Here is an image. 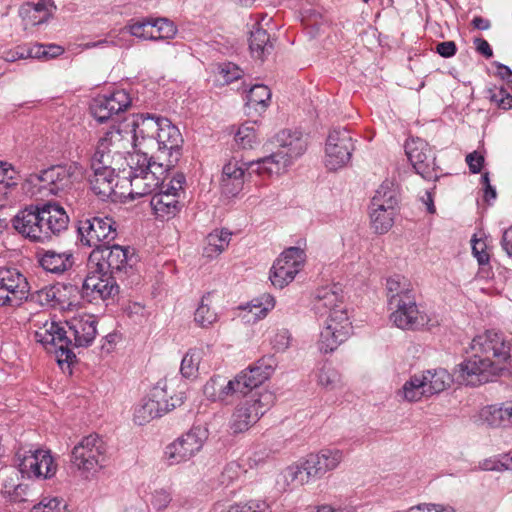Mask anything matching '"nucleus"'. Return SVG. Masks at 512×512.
Wrapping results in <instances>:
<instances>
[{
    "mask_svg": "<svg viewBox=\"0 0 512 512\" xmlns=\"http://www.w3.org/2000/svg\"><path fill=\"white\" fill-rule=\"evenodd\" d=\"M59 288L55 286H48L37 291L38 301L42 305L56 306L61 304L60 299L57 297Z\"/></svg>",
    "mask_w": 512,
    "mask_h": 512,
    "instance_id": "obj_58",
    "label": "nucleus"
},
{
    "mask_svg": "<svg viewBox=\"0 0 512 512\" xmlns=\"http://www.w3.org/2000/svg\"><path fill=\"white\" fill-rule=\"evenodd\" d=\"M420 376L421 379H424L429 397L444 391L451 383V376L445 369L427 371Z\"/></svg>",
    "mask_w": 512,
    "mask_h": 512,
    "instance_id": "obj_38",
    "label": "nucleus"
},
{
    "mask_svg": "<svg viewBox=\"0 0 512 512\" xmlns=\"http://www.w3.org/2000/svg\"><path fill=\"white\" fill-rule=\"evenodd\" d=\"M2 494L12 502H24L33 495L27 484L19 482L18 474L12 471L10 475L3 480Z\"/></svg>",
    "mask_w": 512,
    "mask_h": 512,
    "instance_id": "obj_33",
    "label": "nucleus"
},
{
    "mask_svg": "<svg viewBox=\"0 0 512 512\" xmlns=\"http://www.w3.org/2000/svg\"><path fill=\"white\" fill-rule=\"evenodd\" d=\"M185 183L183 174H176L169 183L163 185L161 189L154 193L150 205L159 218L174 217L180 211L179 192Z\"/></svg>",
    "mask_w": 512,
    "mask_h": 512,
    "instance_id": "obj_19",
    "label": "nucleus"
},
{
    "mask_svg": "<svg viewBox=\"0 0 512 512\" xmlns=\"http://www.w3.org/2000/svg\"><path fill=\"white\" fill-rule=\"evenodd\" d=\"M51 5L50 0H40L37 4H27L23 11L25 13L40 14L39 19L34 20V24H41L47 21L49 17L48 6Z\"/></svg>",
    "mask_w": 512,
    "mask_h": 512,
    "instance_id": "obj_57",
    "label": "nucleus"
},
{
    "mask_svg": "<svg viewBox=\"0 0 512 512\" xmlns=\"http://www.w3.org/2000/svg\"><path fill=\"white\" fill-rule=\"evenodd\" d=\"M75 169L72 166L55 165L32 173L26 179L29 191L39 197L58 196L73 184Z\"/></svg>",
    "mask_w": 512,
    "mask_h": 512,
    "instance_id": "obj_7",
    "label": "nucleus"
},
{
    "mask_svg": "<svg viewBox=\"0 0 512 512\" xmlns=\"http://www.w3.org/2000/svg\"><path fill=\"white\" fill-rule=\"evenodd\" d=\"M172 386L173 383H169L167 380L158 381L151 389L148 397L143 398L136 405L133 414L134 422L138 425H144L180 406L184 401L183 393L169 395Z\"/></svg>",
    "mask_w": 512,
    "mask_h": 512,
    "instance_id": "obj_5",
    "label": "nucleus"
},
{
    "mask_svg": "<svg viewBox=\"0 0 512 512\" xmlns=\"http://www.w3.org/2000/svg\"><path fill=\"white\" fill-rule=\"evenodd\" d=\"M351 332L352 325L346 309H335L327 315L318 340V349L325 354L332 353L349 338Z\"/></svg>",
    "mask_w": 512,
    "mask_h": 512,
    "instance_id": "obj_11",
    "label": "nucleus"
},
{
    "mask_svg": "<svg viewBox=\"0 0 512 512\" xmlns=\"http://www.w3.org/2000/svg\"><path fill=\"white\" fill-rule=\"evenodd\" d=\"M131 132H123L119 129L107 131L99 139L91 162L101 165H117L120 169L122 161L126 159V154H130V148L135 146Z\"/></svg>",
    "mask_w": 512,
    "mask_h": 512,
    "instance_id": "obj_8",
    "label": "nucleus"
},
{
    "mask_svg": "<svg viewBox=\"0 0 512 512\" xmlns=\"http://www.w3.org/2000/svg\"><path fill=\"white\" fill-rule=\"evenodd\" d=\"M119 293V286L115 277L107 272H100L99 268L89 269L84 279L81 296L88 302L106 301L114 299Z\"/></svg>",
    "mask_w": 512,
    "mask_h": 512,
    "instance_id": "obj_16",
    "label": "nucleus"
},
{
    "mask_svg": "<svg viewBox=\"0 0 512 512\" xmlns=\"http://www.w3.org/2000/svg\"><path fill=\"white\" fill-rule=\"evenodd\" d=\"M231 233L226 230H215L208 234L207 245L204 249L208 257L221 254L229 245Z\"/></svg>",
    "mask_w": 512,
    "mask_h": 512,
    "instance_id": "obj_44",
    "label": "nucleus"
},
{
    "mask_svg": "<svg viewBox=\"0 0 512 512\" xmlns=\"http://www.w3.org/2000/svg\"><path fill=\"white\" fill-rule=\"evenodd\" d=\"M262 299L264 300V306H262V303L249 306V312L253 314L256 320L264 318L275 305L274 298L269 294L263 295Z\"/></svg>",
    "mask_w": 512,
    "mask_h": 512,
    "instance_id": "obj_59",
    "label": "nucleus"
},
{
    "mask_svg": "<svg viewBox=\"0 0 512 512\" xmlns=\"http://www.w3.org/2000/svg\"><path fill=\"white\" fill-rule=\"evenodd\" d=\"M135 156V163L137 167H141L144 171L142 177L148 185L151 193H154L157 189H161L163 185H166V173L171 167H166V163L148 159L146 155L133 154Z\"/></svg>",
    "mask_w": 512,
    "mask_h": 512,
    "instance_id": "obj_25",
    "label": "nucleus"
},
{
    "mask_svg": "<svg viewBox=\"0 0 512 512\" xmlns=\"http://www.w3.org/2000/svg\"><path fill=\"white\" fill-rule=\"evenodd\" d=\"M246 104L255 110H265L271 100L270 89L263 84H256L252 86L246 96Z\"/></svg>",
    "mask_w": 512,
    "mask_h": 512,
    "instance_id": "obj_45",
    "label": "nucleus"
},
{
    "mask_svg": "<svg viewBox=\"0 0 512 512\" xmlns=\"http://www.w3.org/2000/svg\"><path fill=\"white\" fill-rule=\"evenodd\" d=\"M109 104L105 95H100L93 99L90 111L99 123H104L115 115L113 111L108 110Z\"/></svg>",
    "mask_w": 512,
    "mask_h": 512,
    "instance_id": "obj_50",
    "label": "nucleus"
},
{
    "mask_svg": "<svg viewBox=\"0 0 512 512\" xmlns=\"http://www.w3.org/2000/svg\"><path fill=\"white\" fill-rule=\"evenodd\" d=\"M172 500L171 493L165 489L155 490L152 495L151 504L156 510H164Z\"/></svg>",
    "mask_w": 512,
    "mask_h": 512,
    "instance_id": "obj_61",
    "label": "nucleus"
},
{
    "mask_svg": "<svg viewBox=\"0 0 512 512\" xmlns=\"http://www.w3.org/2000/svg\"><path fill=\"white\" fill-rule=\"evenodd\" d=\"M276 366L277 361L274 356L262 357L253 366L240 372L231 380L234 394L239 393L246 395L254 388L260 386L271 377Z\"/></svg>",
    "mask_w": 512,
    "mask_h": 512,
    "instance_id": "obj_21",
    "label": "nucleus"
},
{
    "mask_svg": "<svg viewBox=\"0 0 512 512\" xmlns=\"http://www.w3.org/2000/svg\"><path fill=\"white\" fill-rule=\"evenodd\" d=\"M343 452L339 449L325 448L318 453L308 454L302 462L309 481L322 478L326 473L335 470L343 461Z\"/></svg>",
    "mask_w": 512,
    "mask_h": 512,
    "instance_id": "obj_22",
    "label": "nucleus"
},
{
    "mask_svg": "<svg viewBox=\"0 0 512 512\" xmlns=\"http://www.w3.org/2000/svg\"><path fill=\"white\" fill-rule=\"evenodd\" d=\"M353 150L354 145L350 132L346 129H333L326 141V167L331 171L344 167L350 161Z\"/></svg>",
    "mask_w": 512,
    "mask_h": 512,
    "instance_id": "obj_20",
    "label": "nucleus"
},
{
    "mask_svg": "<svg viewBox=\"0 0 512 512\" xmlns=\"http://www.w3.org/2000/svg\"><path fill=\"white\" fill-rule=\"evenodd\" d=\"M38 262L45 271L61 275L73 266L74 257L71 251L46 250L39 254Z\"/></svg>",
    "mask_w": 512,
    "mask_h": 512,
    "instance_id": "obj_29",
    "label": "nucleus"
},
{
    "mask_svg": "<svg viewBox=\"0 0 512 512\" xmlns=\"http://www.w3.org/2000/svg\"><path fill=\"white\" fill-rule=\"evenodd\" d=\"M69 217L56 203L30 205L18 211L12 219L13 228L33 243H47L66 231Z\"/></svg>",
    "mask_w": 512,
    "mask_h": 512,
    "instance_id": "obj_3",
    "label": "nucleus"
},
{
    "mask_svg": "<svg viewBox=\"0 0 512 512\" xmlns=\"http://www.w3.org/2000/svg\"><path fill=\"white\" fill-rule=\"evenodd\" d=\"M249 48L254 58L264 59L266 55L270 54L273 45L270 41V36L266 30L260 27L259 23H255L250 31Z\"/></svg>",
    "mask_w": 512,
    "mask_h": 512,
    "instance_id": "obj_34",
    "label": "nucleus"
},
{
    "mask_svg": "<svg viewBox=\"0 0 512 512\" xmlns=\"http://www.w3.org/2000/svg\"><path fill=\"white\" fill-rule=\"evenodd\" d=\"M201 359V352L196 349L189 350L183 357L181 362V374L186 377L195 376Z\"/></svg>",
    "mask_w": 512,
    "mask_h": 512,
    "instance_id": "obj_51",
    "label": "nucleus"
},
{
    "mask_svg": "<svg viewBox=\"0 0 512 512\" xmlns=\"http://www.w3.org/2000/svg\"><path fill=\"white\" fill-rule=\"evenodd\" d=\"M405 148L408 159L419 175L427 180L436 177L435 157L425 141L412 140L406 143Z\"/></svg>",
    "mask_w": 512,
    "mask_h": 512,
    "instance_id": "obj_23",
    "label": "nucleus"
},
{
    "mask_svg": "<svg viewBox=\"0 0 512 512\" xmlns=\"http://www.w3.org/2000/svg\"><path fill=\"white\" fill-rule=\"evenodd\" d=\"M306 471L303 469L302 462L295 463L284 468L276 477L275 486L280 492L291 489L294 485H304L309 483Z\"/></svg>",
    "mask_w": 512,
    "mask_h": 512,
    "instance_id": "obj_31",
    "label": "nucleus"
},
{
    "mask_svg": "<svg viewBox=\"0 0 512 512\" xmlns=\"http://www.w3.org/2000/svg\"><path fill=\"white\" fill-rule=\"evenodd\" d=\"M204 395L211 401H224L227 397L234 395V388L231 380L220 375L211 377L203 387Z\"/></svg>",
    "mask_w": 512,
    "mask_h": 512,
    "instance_id": "obj_35",
    "label": "nucleus"
},
{
    "mask_svg": "<svg viewBox=\"0 0 512 512\" xmlns=\"http://www.w3.org/2000/svg\"><path fill=\"white\" fill-rule=\"evenodd\" d=\"M194 321L202 328H208L218 321V315L212 308L211 293H207L201 298V301L194 313Z\"/></svg>",
    "mask_w": 512,
    "mask_h": 512,
    "instance_id": "obj_40",
    "label": "nucleus"
},
{
    "mask_svg": "<svg viewBox=\"0 0 512 512\" xmlns=\"http://www.w3.org/2000/svg\"><path fill=\"white\" fill-rule=\"evenodd\" d=\"M245 170H249L248 163L235 159L223 166L221 186L225 194L236 196L243 189Z\"/></svg>",
    "mask_w": 512,
    "mask_h": 512,
    "instance_id": "obj_27",
    "label": "nucleus"
},
{
    "mask_svg": "<svg viewBox=\"0 0 512 512\" xmlns=\"http://www.w3.org/2000/svg\"><path fill=\"white\" fill-rule=\"evenodd\" d=\"M152 24L155 36L152 41L172 39L177 33V27L167 18H152Z\"/></svg>",
    "mask_w": 512,
    "mask_h": 512,
    "instance_id": "obj_48",
    "label": "nucleus"
},
{
    "mask_svg": "<svg viewBox=\"0 0 512 512\" xmlns=\"http://www.w3.org/2000/svg\"><path fill=\"white\" fill-rule=\"evenodd\" d=\"M305 262V253L298 247L286 249L274 262L271 272V283L282 289L292 282Z\"/></svg>",
    "mask_w": 512,
    "mask_h": 512,
    "instance_id": "obj_18",
    "label": "nucleus"
},
{
    "mask_svg": "<svg viewBox=\"0 0 512 512\" xmlns=\"http://www.w3.org/2000/svg\"><path fill=\"white\" fill-rule=\"evenodd\" d=\"M500 342L503 343V361H502V372L507 369H512V342L507 341L504 336L498 333Z\"/></svg>",
    "mask_w": 512,
    "mask_h": 512,
    "instance_id": "obj_64",
    "label": "nucleus"
},
{
    "mask_svg": "<svg viewBox=\"0 0 512 512\" xmlns=\"http://www.w3.org/2000/svg\"><path fill=\"white\" fill-rule=\"evenodd\" d=\"M472 252L480 265H485L489 262L490 256L487 252V245L484 240L473 239Z\"/></svg>",
    "mask_w": 512,
    "mask_h": 512,
    "instance_id": "obj_62",
    "label": "nucleus"
},
{
    "mask_svg": "<svg viewBox=\"0 0 512 512\" xmlns=\"http://www.w3.org/2000/svg\"><path fill=\"white\" fill-rule=\"evenodd\" d=\"M316 377L318 385L327 390H334L342 383L341 374L329 362L321 364L317 369Z\"/></svg>",
    "mask_w": 512,
    "mask_h": 512,
    "instance_id": "obj_42",
    "label": "nucleus"
},
{
    "mask_svg": "<svg viewBox=\"0 0 512 512\" xmlns=\"http://www.w3.org/2000/svg\"><path fill=\"white\" fill-rule=\"evenodd\" d=\"M275 139L279 146L277 152L288 158L291 164L303 155L307 147L306 139L298 131L282 130L276 134Z\"/></svg>",
    "mask_w": 512,
    "mask_h": 512,
    "instance_id": "obj_26",
    "label": "nucleus"
},
{
    "mask_svg": "<svg viewBox=\"0 0 512 512\" xmlns=\"http://www.w3.org/2000/svg\"><path fill=\"white\" fill-rule=\"evenodd\" d=\"M132 254L130 247L104 245L101 248L94 249L88 259L89 269L99 268L100 272H107L114 276L115 273H121L128 266H131Z\"/></svg>",
    "mask_w": 512,
    "mask_h": 512,
    "instance_id": "obj_13",
    "label": "nucleus"
},
{
    "mask_svg": "<svg viewBox=\"0 0 512 512\" xmlns=\"http://www.w3.org/2000/svg\"><path fill=\"white\" fill-rule=\"evenodd\" d=\"M19 472L27 478L50 479L57 471L49 450L19 449L16 453Z\"/></svg>",
    "mask_w": 512,
    "mask_h": 512,
    "instance_id": "obj_12",
    "label": "nucleus"
},
{
    "mask_svg": "<svg viewBox=\"0 0 512 512\" xmlns=\"http://www.w3.org/2000/svg\"><path fill=\"white\" fill-rule=\"evenodd\" d=\"M275 395L269 390L253 393L239 403L231 417L230 428L234 433H242L253 426L274 404Z\"/></svg>",
    "mask_w": 512,
    "mask_h": 512,
    "instance_id": "obj_9",
    "label": "nucleus"
},
{
    "mask_svg": "<svg viewBox=\"0 0 512 512\" xmlns=\"http://www.w3.org/2000/svg\"><path fill=\"white\" fill-rule=\"evenodd\" d=\"M128 165L130 167V171L128 173L127 178L130 182V191L129 196L132 199L140 198L149 194H152L148 188L147 183L142 177L143 169L141 167H137L135 163V156L129 155Z\"/></svg>",
    "mask_w": 512,
    "mask_h": 512,
    "instance_id": "obj_37",
    "label": "nucleus"
},
{
    "mask_svg": "<svg viewBox=\"0 0 512 512\" xmlns=\"http://www.w3.org/2000/svg\"><path fill=\"white\" fill-rule=\"evenodd\" d=\"M390 321L402 330H418L428 323V317L419 311L414 296H404L403 300L393 298Z\"/></svg>",
    "mask_w": 512,
    "mask_h": 512,
    "instance_id": "obj_17",
    "label": "nucleus"
},
{
    "mask_svg": "<svg viewBox=\"0 0 512 512\" xmlns=\"http://www.w3.org/2000/svg\"><path fill=\"white\" fill-rule=\"evenodd\" d=\"M153 27L152 18L148 17L141 20L132 21L130 24H128L127 29L129 33L134 37L152 41L153 38H155L153 34Z\"/></svg>",
    "mask_w": 512,
    "mask_h": 512,
    "instance_id": "obj_49",
    "label": "nucleus"
},
{
    "mask_svg": "<svg viewBox=\"0 0 512 512\" xmlns=\"http://www.w3.org/2000/svg\"><path fill=\"white\" fill-rule=\"evenodd\" d=\"M93 175L90 178L91 190L100 199L106 200L115 194L117 186L115 170L117 165H101L91 162Z\"/></svg>",
    "mask_w": 512,
    "mask_h": 512,
    "instance_id": "obj_24",
    "label": "nucleus"
},
{
    "mask_svg": "<svg viewBox=\"0 0 512 512\" xmlns=\"http://www.w3.org/2000/svg\"><path fill=\"white\" fill-rule=\"evenodd\" d=\"M47 52L44 45L35 44L33 46H17L5 52V60L8 62H15L19 59L27 58H41L46 56Z\"/></svg>",
    "mask_w": 512,
    "mask_h": 512,
    "instance_id": "obj_46",
    "label": "nucleus"
},
{
    "mask_svg": "<svg viewBox=\"0 0 512 512\" xmlns=\"http://www.w3.org/2000/svg\"><path fill=\"white\" fill-rule=\"evenodd\" d=\"M489 99L497 107L503 110L512 108V95L504 88H495L489 91Z\"/></svg>",
    "mask_w": 512,
    "mask_h": 512,
    "instance_id": "obj_56",
    "label": "nucleus"
},
{
    "mask_svg": "<svg viewBox=\"0 0 512 512\" xmlns=\"http://www.w3.org/2000/svg\"><path fill=\"white\" fill-rule=\"evenodd\" d=\"M96 320L92 315H81L66 321L64 326L46 321L35 333V341L48 352L55 353L59 365L70 364L76 358L72 347H88L95 339Z\"/></svg>",
    "mask_w": 512,
    "mask_h": 512,
    "instance_id": "obj_1",
    "label": "nucleus"
},
{
    "mask_svg": "<svg viewBox=\"0 0 512 512\" xmlns=\"http://www.w3.org/2000/svg\"><path fill=\"white\" fill-rule=\"evenodd\" d=\"M242 75V70L234 63H223L218 68V81L221 84H229L238 80Z\"/></svg>",
    "mask_w": 512,
    "mask_h": 512,
    "instance_id": "obj_55",
    "label": "nucleus"
},
{
    "mask_svg": "<svg viewBox=\"0 0 512 512\" xmlns=\"http://www.w3.org/2000/svg\"><path fill=\"white\" fill-rule=\"evenodd\" d=\"M242 473L243 470L240 464L236 462H230L225 466L224 470L221 473V483L229 485L233 483L235 480L239 479Z\"/></svg>",
    "mask_w": 512,
    "mask_h": 512,
    "instance_id": "obj_60",
    "label": "nucleus"
},
{
    "mask_svg": "<svg viewBox=\"0 0 512 512\" xmlns=\"http://www.w3.org/2000/svg\"><path fill=\"white\" fill-rule=\"evenodd\" d=\"M225 512H271L269 504L264 500H250L230 506Z\"/></svg>",
    "mask_w": 512,
    "mask_h": 512,
    "instance_id": "obj_54",
    "label": "nucleus"
},
{
    "mask_svg": "<svg viewBox=\"0 0 512 512\" xmlns=\"http://www.w3.org/2000/svg\"><path fill=\"white\" fill-rule=\"evenodd\" d=\"M371 207L398 210V191L392 181L385 180L376 190Z\"/></svg>",
    "mask_w": 512,
    "mask_h": 512,
    "instance_id": "obj_36",
    "label": "nucleus"
},
{
    "mask_svg": "<svg viewBox=\"0 0 512 512\" xmlns=\"http://www.w3.org/2000/svg\"><path fill=\"white\" fill-rule=\"evenodd\" d=\"M314 307L321 316L328 315L335 309L345 308L340 288L337 285L320 288L316 294Z\"/></svg>",
    "mask_w": 512,
    "mask_h": 512,
    "instance_id": "obj_30",
    "label": "nucleus"
},
{
    "mask_svg": "<svg viewBox=\"0 0 512 512\" xmlns=\"http://www.w3.org/2000/svg\"><path fill=\"white\" fill-rule=\"evenodd\" d=\"M386 290L389 306L394 297L403 300L404 296H414L411 283L400 275H394L387 279Z\"/></svg>",
    "mask_w": 512,
    "mask_h": 512,
    "instance_id": "obj_41",
    "label": "nucleus"
},
{
    "mask_svg": "<svg viewBox=\"0 0 512 512\" xmlns=\"http://www.w3.org/2000/svg\"><path fill=\"white\" fill-rule=\"evenodd\" d=\"M29 291V283L18 269L0 267V306H19L28 299Z\"/></svg>",
    "mask_w": 512,
    "mask_h": 512,
    "instance_id": "obj_15",
    "label": "nucleus"
},
{
    "mask_svg": "<svg viewBox=\"0 0 512 512\" xmlns=\"http://www.w3.org/2000/svg\"><path fill=\"white\" fill-rule=\"evenodd\" d=\"M285 156L279 152H274L268 156L259 158L248 163L250 173H255L262 177H271L284 173L291 163Z\"/></svg>",
    "mask_w": 512,
    "mask_h": 512,
    "instance_id": "obj_28",
    "label": "nucleus"
},
{
    "mask_svg": "<svg viewBox=\"0 0 512 512\" xmlns=\"http://www.w3.org/2000/svg\"><path fill=\"white\" fill-rule=\"evenodd\" d=\"M507 417L506 402L484 406L478 413L479 423L491 428L509 426Z\"/></svg>",
    "mask_w": 512,
    "mask_h": 512,
    "instance_id": "obj_32",
    "label": "nucleus"
},
{
    "mask_svg": "<svg viewBox=\"0 0 512 512\" xmlns=\"http://www.w3.org/2000/svg\"><path fill=\"white\" fill-rule=\"evenodd\" d=\"M106 444L97 434L83 437L71 451V464L85 479L93 478L106 462Z\"/></svg>",
    "mask_w": 512,
    "mask_h": 512,
    "instance_id": "obj_6",
    "label": "nucleus"
},
{
    "mask_svg": "<svg viewBox=\"0 0 512 512\" xmlns=\"http://www.w3.org/2000/svg\"><path fill=\"white\" fill-rule=\"evenodd\" d=\"M135 146L149 143L156 146L158 159L167 157L166 167H174L180 157L183 142L179 129L168 118L141 115L133 122Z\"/></svg>",
    "mask_w": 512,
    "mask_h": 512,
    "instance_id": "obj_4",
    "label": "nucleus"
},
{
    "mask_svg": "<svg viewBox=\"0 0 512 512\" xmlns=\"http://www.w3.org/2000/svg\"><path fill=\"white\" fill-rule=\"evenodd\" d=\"M105 97L110 103L108 110L113 111L115 115L125 111L131 104V98L124 90H116Z\"/></svg>",
    "mask_w": 512,
    "mask_h": 512,
    "instance_id": "obj_52",
    "label": "nucleus"
},
{
    "mask_svg": "<svg viewBox=\"0 0 512 512\" xmlns=\"http://www.w3.org/2000/svg\"><path fill=\"white\" fill-rule=\"evenodd\" d=\"M208 429L202 426H193L172 443L164 451V458L169 465L186 462L201 451L208 439Z\"/></svg>",
    "mask_w": 512,
    "mask_h": 512,
    "instance_id": "obj_10",
    "label": "nucleus"
},
{
    "mask_svg": "<svg viewBox=\"0 0 512 512\" xmlns=\"http://www.w3.org/2000/svg\"><path fill=\"white\" fill-rule=\"evenodd\" d=\"M497 332L486 331L471 342L473 355L458 365V378L466 385L478 386L493 381L502 373L504 352Z\"/></svg>",
    "mask_w": 512,
    "mask_h": 512,
    "instance_id": "obj_2",
    "label": "nucleus"
},
{
    "mask_svg": "<svg viewBox=\"0 0 512 512\" xmlns=\"http://www.w3.org/2000/svg\"><path fill=\"white\" fill-rule=\"evenodd\" d=\"M78 233L83 245L98 249L116 238V222L110 217H93L80 220Z\"/></svg>",
    "mask_w": 512,
    "mask_h": 512,
    "instance_id": "obj_14",
    "label": "nucleus"
},
{
    "mask_svg": "<svg viewBox=\"0 0 512 512\" xmlns=\"http://www.w3.org/2000/svg\"><path fill=\"white\" fill-rule=\"evenodd\" d=\"M290 340L289 332L287 330H281L275 334L271 343L276 351H284L289 347Z\"/></svg>",
    "mask_w": 512,
    "mask_h": 512,
    "instance_id": "obj_63",
    "label": "nucleus"
},
{
    "mask_svg": "<svg viewBox=\"0 0 512 512\" xmlns=\"http://www.w3.org/2000/svg\"><path fill=\"white\" fill-rule=\"evenodd\" d=\"M399 394L408 402H416L423 397H429L425 388L424 379H421L420 375H414L406 381L399 391Z\"/></svg>",
    "mask_w": 512,
    "mask_h": 512,
    "instance_id": "obj_43",
    "label": "nucleus"
},
{
    "mask_svg": "<svg viewBox=\"0 0 512 512\" xmlns=\"http://www.w3.org/2000/svg\"><path fill=\"white\" fill-rule=\"evenodd\" d=\"M67 504L62 498L45 497L32 508V512H67Z\"/></svg>",
    "mask_w": 512,
    "mask_h": 512,
    "instance_id": "obj_53",
    "label": "nucleus"
},
{
    "mask_svg": "<svg viewBox=\"0 0 512 512\" xmlns=\"http://www.w3.org/2000/svg\"><path fill=\"white\" fill-rule=\"evenodd\" d=\"M257 134L254 124L245 123L241 125L235 134L236 145L242 149H251L257 144Z\"/></svg>",
    "mask_w": 512,
    "mask_h": 512,
    "instance_id": "obj_47",
    "label": "nucleus"
},
{
    "mask_svg": "<svg viewBox=\"0 0 512 512\" xmlns=\"http://www.w3.org/2000/svg\"><path fill=\"white\" fill-rule=\"evenodd\" d=\"M398 210L382 209L370 206L371 226L375 233H387L394 224L395 216Z\"/></svg>",
    "mask_w": 512,
    "mask_h": 512,
    "instance_id": "obj_39",
    "label": "nucleus"
}]
</instances>
